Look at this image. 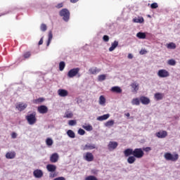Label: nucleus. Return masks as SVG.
Instances as JSON below:
<instances>
[{"label": "nucleus", "instance_id": "obj_1", "mask_svg": "<svg viewBox=\"0 0 180 180\" xmlns=\"http://www.w3.org/2000/svg\"><path fill=\"white\" fill-rule=\"evenodd\" d=\"M164 158L167 161H172L173 162H176L178 161L179 158V155L176 153H174L173 154L171 153H166L164 155Z\"/></svg>", "mask_w": 180, "mask_h": 180}, {"label": "nucleus", "instance_id": "obj_2", "mask_svg": "<svg viewBox=\"0 0 180 180\" xmlns=\"http://www.w3.org/2000/svg\"><path fill=\"white\" fill-rule=\"evenodd\" d=\"M25 119L27 121L28 124L33 126V124L37 122V118H36V112H33L32 113L27 115L25 117Z\"/></svg>", "mask_w": 180, "mask_h": 180}, {"label": "nucleus", "instance_id": "obj_3", "mask_svg": "<svg viewBox=\"0 0 180 180\" xmlns=\"http://www.w3.org/2000/svg\"><path fill=\"white\" fill-rule=\"evenodd\" d=\"M59 16L63 18L64 22H68L70 20V11L67 8H63L60 11Z\"/></svg>", "mask_w": 180, "mask_h": 180}, {"label": "nucleus", "instance_id": "obj_4", "mask_svg": "<svg viewBox=\"0 0 180 180\" xmlns=\"http://www.w3.org/2000/svg\"><path fill=\"white\" fill-rule=\"evenodd\" d=\"M79 68H75L70 70L68 72V78H74V77H77V78H79L81 77V74H79Z\"/></svg>", "mask_w": 180, "mask_h": 180}, {"label": "nucleus", "instance_id": "obj_5", "mask_svg": "<svg viewBox=\"0 0 180 180\" xmlns=\"http://www.w3.org/2000/svg\"><path fill=\"white\" fill-rule=\"evenodd\" d=\"M133 155H134L136 158H143V157H144V151H143L141 148H135L134 150Z\"/></svg>", "mask_w": 180, "mask_h": 180}, {"label": "nucleus", "instance_id": "obj_6", "mask_svg": "<svg viewBox=\"0 0 180 180\" xmlns=\"http://www.w3.org/2000/svg\"><path fill=\"white\" fill-rule=\"evenodd\" d=\"M158 76L160 78H167V77H169V72L165 69L159 70L158 72Z\"/></svg>", "mask_w": 180, "mask_h": 180}, {"label": "nucleus", "instance_id": "obj_7", "mask_svg": "<svg viewBox=\"0 0 180 180\" xmlns=\"http://www.w3.org/2000/svg\"><path fill=\"white\" fill-rule=\"evenodd\" d=\"M84 160H85L88 162H91L94 161V155L92 154V153L87 152L85 155H84Z\"/></svg>", "mask_w": 180, "mask_h": 180}, {"label": "nucleus", "instance_id": "obj_8", "mask_svg": "<svg viewBox=\"0 0 180 180\" xmlns=\"http://www.w3.org/2000/svg\"><path fill=\"white\" fill-rule=\"evenodd\" d=\"M37 110L39 113H41V115H45V113H47L49 112V108L46 105H40L38 107Z\"/></svg>", "mask_w": 180, "mask_h": 180}, {"label": "nucleus", "instance_id": "obj_9", "mask_svg": "<svg viewBox=\"0 0 180 180\" xmlns=\"http://www.w3.org/2000/svg\"><path fill=\"white\" fill-rule=\"evenodd\" d=\"M117 146H119V143L116 141H110L108 143V150L110 151H112L113 150H115V148H117Z\"/></svg>", "mask_w": 180, "mask_h": 180}, {"label": "nucleus", "instance_id": "obj_10", "mask_svg": "<svg viewBox=\"0 0 180 180\" xmlns=\"http://www.w3.org/2000/svg\"><path fill=\"white\" fill-rule=\"evenodd\" d=\"M156 137L158 139H165L168 136L167 131H160L155 134Z\"/></svg>", "mask_w": 180, "mask_h": 180}, {"label": "nucleus", "instance_id": "obj_11", "mask_svg": "<svg viewBox=\"0 0 180 180\" xmlns=\"http://www.w3.org/2000/svg\"><path fill=\"white\" fill-rule=\"evenodd\" d=\"M58 95L61 96V98H65V96H68V91L64 89H60L58 90Z\"/></svg>", "mask_w": 180, "mask_h": 180}, {"label": "nucleus", "instance_id": "obj_12", "mask_svg": "<svg viewBox=\"0 0 180 180\" xmlns=\"http://www.w3.org/2000/svg\"><path fill=\"white\" fill-rule=\"evenodd\" d=\"M139 101L142 103V105H148L150 102V98L144 96H141L139 98Z\"/></svg>", "mask_w": 180, "mask_h": 180}, {"label": "nucleus", "instance_id": "obj_13", "mask_svg": "<svg viewBox=\"0 0 180 180\" xmlns=\"http://www.w3.org/2000/svg\"><path fill=\"white\" fill-rule=\"evenodd\" d=\"M33 175L35 178H41L43 176V171L41 169H37L33 172Z\"/></svg>", "mask_w": 180, "mask_h": 180}, {"label": "nucleus", "instance_id": "obj_14", "mask_svg": "<svg viewBox=\"0 0 180 180\" xmlns=\"http://www.w3.org/2000/svg\"><path fill=\"white\" fill-rule=\"evenodd\" d=\"M131 92H134V94H137V91H139V83L134 82L131 84Z\"/></svg>", "mask_w": 180, "mask_h": 180}, {"label": "nucleus", "instance_id": "obj_15", "mask_svg": "<svg viewBox=\"0 0 180 180\" xmlns=\"http://www.w3.org/2000/svg\"><path fill=\"white\" fill-rule=\"evenodd\" d=\"M26 108H27V104L23 103H20L16 105V109H18V110H19V112H22V111L25 110V109H26Z\"/></svg>", "mask_w": 180, "mask_h": 180}, {"label": "nucleus", "instance_id": "obj_16", "mask_svg": "<svg viewBox=\"0 0 180 180\" xmlns=\"http://www.w3.org/2000/svg\"><path fill=\"white\" fill-rule=\"evenodd\" d=\"M95 148H96V146L95 144L87 143L84 146L83 150L85 151L88 150H95Z\"/></svg>", "mask_w": 180, "mask_h": 180}, {"label": "nucleus", "instance_id": "obj_17", "mask_svg": "<svg viewBox=\"0 0 180 180\" xmlns=\"http://www.w3.org/2000/svg\"><path fill=\"white\" fill-rule=\"evenodd\" d=\"M89 72L92 75H96V74H99V72H101V69H98V68H96V67H93L89 70Z\"/></svg>", "mask_w": 180, "mask_h": 180}, {"label": "nucleus", "instance_id": "obj_18", "mask_svg": "<svg viewBox=\"0 0 180 180\" xmlns=\"http://www.w3.org/2000/svg\"><path fill=\"white\" fill-rule=\"evenodd\" d=\"M46 169L49 172H56V169H57V166L55 165L49 164L46 165Z\"/></svg>", "mask_w": 180, "mask_h": 180}, {"label": "nucleus", "instance_id": "obj_19", "mask_svg": "<svg viewBox=\"0 0 180 180\" xmlns=\"http://www.w3.org/2000/svg\"><path fill=\"white\" fill-rule=\"evenodd\" d=\"M58 153H53L51 157H50V161L51 162H57V161H58Z\"/></svg>", "mask_w": 180, "mask_h": 180}, {"label": "nucleus", "instance_id": "obj_20", "mask_svg": "<svg viewBox=\"0 0 180 180\" xmlns=\"http://www.w3.org/2000/svg\"><path fill=\"white\" fill-rule=\"evenodd\" d=\"M110 117V114H105L97 117V120L99 122H103V120H108V118Z\"/></svg>", "mask_w": 180, "mask_h": 180}, {"label": "nucleus", "instance_id": "obj_21", "mask_svg": "<svg viewBox=\"0 0 180 180\" xmlns=\"http://www.w3.org/2000/svg\"><path fill=\"white\" fill-rule=\"evenodd\" d=\"M112 92H115V94H122V90L120 86H115L111 88Z\"/></svg>", "mask_w": 180, "mask_h": 180}, {"label": "nucleus", "instance_id": "obj_22", "mask_svg": "<svg viewBox=\"0 0 180 180\" xmlns=\"http://www.w3.org/2000/svg\"><path fill=\"white\" fill-rule=\"evenodd\" d=\"M73 116H74V113H72L70 110H66L63 117H65L66 119H72Z\"/></svg>", "mask_w": 180, "mask_h": 180}, {"label": "nucleus", "instance_id": "obj_23", "mask_svg": "<svg viewBox=\"0 0 180 180\" xmlns=\"http://www.w3.org/2000/svg\"><path fill=\"white\" fill-rule=\"evenodd\" d=\"M134 150L131 148H127L124 151V154L125 157H130V155H133Z\"/></svg>", "mask_w": 180, "mask_h": 180}, {"label": "nucleus", "instance_id": "obj_24", "mask_svg": "<svg viewBox=\"0 0 180 180\" xmlns=\"http://www.w3.org/2000/svg\"><path fill=\"white\" fill-rule=\"evenodd\" d=\"M117 46H119V41H114L113 43L111 44V46L109 48V51H113Z\"/></svg>", "mask_w": 180, "mask_h": 180}, {"label": "nucleus", "instance_id": "obj_25", "mask_svg": "<svg viewBox=\"0 0 180 180\" xmlns=\"http://www.w3.org/2000/svg\"><path fill=\"white\" fill-rule=\"evenodd\" d=\"M132 22H134V23H143L144 18L143 17L135 18L132 20Z\"/></svg>", "mask_w": 180, "mask_h": 180}, {"label": "nucleus", "instance_id": "obj_26", "mask_svg": "<svg viewBox=\"0 0 180 180\" xmlns=\"http://www.w3.org/2000/svg\"><path fill=\"white\" fill-rule=\"evenodd\" d=\"M136 37H138V39H144L147 37V35L146 34V32H139L136 34Z\"/></svg>", "mask_w": 180, "mask_h": 180}, {"label": "nucleus", "instance_id": "obj_27", "mask_svg": "<svg viewBox=\"0 0 180 180\" xmlns=\"http://www.w3.org/2000/svg\"><path fill=\"white\" fill-rule=\"evenodd\" d=\"M51 40H53V32L51 31H49L48 41L46 43L47 47H49V46H50V43H51Z\"/></svg>", "mask_w": 180, "mask_h": 180}, {"label": "nucleus", "instance_id": "obj_28", "mask_svg": "<svg viewBox=\"0 0 180 180\" xmlns=\"http://www.w3.org/2000/svg\"><path fill=\"white\" fill-rule=\"evenodd\" d=\"M15 155V152L7 153L6 154V158L8 160H13Z\"/></svg>", "mask_w": 180, "mask_h": 180}, {"label": "nucleus", "instance_id": "obj_29", "mask_svg": "<svg viewBox=\"0 0 180 180\" xmlns=\"http://www.w3.org/2000/svg\"><path fill=\"white\" fill-rule=\"evenodd\" d=\"M105 103H106V98H105V96H101L99 97V105H101V106H105Z\"/></svg>", "mask_w": 180, "mask_h": 180}, {"label": "nucleus", "instance_id": "obj_30", "mask_svg": "<svg viewBox=\"0 0 180 180\" xmlns=\"http://www.w3.org/2000/svg\"><path fill=\"white\" fill-rule=\"evenodd\" d=\"M66 133L68 137H70V139H75V133L74 132V131L69 129L67 131Z\"/></svg>", "mask_w": 180, "mask_h": 180}, {"label": "nucleus", "instance_id": "obj_31", "mask_svg": "<svg viewBox=\"0 0 180 180\" xmlns=\"http://www.w3.org/2000/svg\"><path fill=\"white\" fill-rule=\"evenodd\" d=\"M45 99L44 98H39L37 99L33 100V103H35V105H39V103H43L44 102Z\"/></svg>", "mask_w": 180, "mask_h": 180}, {"label": "nucleus", "instance_id": "obj_32", "mask_svg": "<svg viewBox=\"0 0 180 180\" xmlns=\"http://www.w3.org/2000/svg\"><path fill=\"white\" fill-rule=\"evenodd\" d=\"M131 105L139 106L140 105V98H133L131 101Z\"/></svg>", "mask_w": 180, "mask_h": 180}, {"label": "nucleus", "instance_id": "obj_33", "mask_svg": "<svg viewBox=\"0 0 180 180\" xmlns=\"http://www.w3.org/2000/svg\"><path fill=\"white\" fill-rule=\"evenodd\" d=\"M127 162L128 164H134V162H136L135 156H129V158H127Z\"/></svg>", "mask_w": 180, "mask_h": 180}, {"label": "nucleus", "instance_id": "obj_34", "mask_svg": "<svg viewBox=\"0 0 180 180\" xmlns=\"http://www.w3.org/2000/svg\"><path fill=\"white\" fill-rule=\"evenodd\" d=\"M113 124H115V120H110L105 123V127H112V126H113Z\"/></svg>", "mask_w": 180, "mask_h": 180}, {"label": "nucleus", "instance_id": "obj_35", "mask_svg": "<svg viewBox=\"0 0 180 180\" xmlns=\"http://www.w3.org/2000/svg\"><path fill=\"white\" fill-rule=\"evenodd\" d=\"M155 98L157 101H161L164 98V95L161 93H156L155 94Z\"/></svg>", "mask_w": 180, "mask_h": 180}, {"label": "nucleus", "instance_id": "obj_36", "mask_svg": "<svg viewBox=\"0 0 180 180\" xmlns=\"http://www.w3.org/2000/svg\"><path fill=\"white\" fill-rule=\"evenodd\" d=\"M83 129H84V130H86V131H92V130H94V127H92V125L89 124L87 126L84 125Z\"/></svg>", "mask_w": 180, "mask_h": 180}, {"label": "nucleus", "instance_id": "obj_37", "mask_svg": "<svg viewBox=\"0 0 180 180\" xmlns=\"http://www.w3.org/2000/svg\"><path fill=\"white\" fill-rule=\"evenodd\" d=\"M64 68H65V62L61 61L59 63V70L60 71H64Z\"/></svg>", "mask_w": 180, "mask_h": 180}, {"label": "nucleus", "instance_id": "obj_38", "mask_svg": "<svg viewBox=\"0 0 180 180\" xmlns=\"http://www.w3.org/2000/svg\"><path fill=\"white\" fill-rule=\"evenodd\" d=\"M106 79V75H100L98 77V81L102 82V81H105Z\"/></svg>", "mask_w": 180, "mask_h": 180}, {"label": "nucleus", "instance_id": "obj_39", "mask_svg": "<svg viewBox=\"0 0 180 180\" xmlns=\"http://www.w3.org/2000/svg\"><path fill=\"white\" fill-rule=\"evenodd\" d=\"M167 49H176V45H175L174 42H171L167 44Z\"/></svg>", "mask_w": 180, "mask_h": 180}, {"label": "nucleus", "instance_id": "obj_40", "mask_svg": "<svg viewBox=\"0 0 180 180\" xmlns=\"http://www.w3.org/2000/svg\"><path fill=\"white\" fill-rule=\"evenodd\" d=\"M46 146H53V139L51 138H47L46 140Z\"/></svg>", "mask_w": 180, "mask_h": 180}, {"label": "nucleus", "instance_id": "obj_41", "mask_svg": "<svg viewBox=\"0 0 180 180\" xmlns=\"http://www.w3.org/2000/svg\"><path fill=\"white\" fill-rule=\"evenodd\" d=\"M84 180H98V178L94 175L88 176Z\"/></svg>", "mask_w": 180, "mask_h": 180}, {"label": "nucleus", "instance_id": "obj_42", "mask_svg": "<svg viewBox=\"0 0 180 180\" xmlns=\"http://www.w3.org/2000/svg\"><path fill=\"white\" fill-rule=\"evenodd\" d=\"M167 64H169V65H175L176 64V61H175L174 59H169Z\"/></svg>", "mask_w": 180, "mask_h": 180}, {"label": "nucleus", "instance_id": "obj_43", "mask_svg": "<svg viewBox=\"0 0 180 180\" xmlns=\"http://www.w3.org/2000/svg\"><path fill=\"white\" fill-rule=\"evenodd\" d=\"M68 124H69V126H75V124H77V120H70L68 122Z\"/></svg>", "mask_w": 180, "mask_h": 180}, {"label": "nucleus", "instance_id": "obj_44", "mask_svg": "<svg viewBox=\"0 0 180 180\" xmlns=\"http://www.w3.org/2000/svg\"><path fill=\"white\" fill-rule=\"evenodd\" d=\"M40 29L41 32H46V30H47V25H46V24H41Z\"/></svg>", "mask_w": 180, "mask_h": 180}, {"label": "nucleus", "instance_id": "obj_45", "mask_svg": "<svg viewBox=\"0 0 180 180\" xmlns=\"http://www.w3.org/2000/svg\"><path fill=\"white\" fill-rule=\"evenodd\" d=\"M32 56V53L30 52L27 51L25 52L23 55L24 58H29Z\"/></svg>", "mask_w": 180, "mask_h": 180}, {"label": "nucleus", "instance_id": "obj_46", "mask_svg": "<svg viewBox=\"0 0 180 180\" xmlns=\"http://www.w3.org/2000/svg\"><path fill=\"white\" fill-rule=\"evenodd\" d=\"M150 8H151V9H157V8H158V4H157V3H153V4L150 5Z\"/></svg>", "mask_w": 180, "mask_h": 180}, {"label": "nucleus", "instance_id": "obj_47", "mask_svg": "<svg viewBox=\"0 0 180 180\" xmlns=\"http://www.w3.org/2000/svg\"><path fill=\"white\" fill-rule=\"evenodd\" d=\"M78 134H79L80 136H84V134H85V130H84L83 129H79L78 130Z\"/></svg>", "mask_w": 180, "mask_h": 180}, {"label": "nucleus", "instance_id": "obj_48", "mask_svg": "<svg viewBox=\"0 0 180 180\" xmlns=\"http://www.w3.org/2000/svg\"><path fill=\"white\" fill-rule=\"evenodd\" d=\"M109 36H108V35H104L103 37V41H105V43H107L108 41H109Z\"/></svg>", "mask_w": 180, "mask_h": 180}, {"label": "nucleus", "instance_id": "obj_49", "mask_svg": "<svg viewBox=\"0 0 180 180\" xmlns=\"http://www.w3.org/2000/svg\"><path fill=\"white\" fill-rule=\"evenodd\" d=\"M139 54H141V56H143V54H147V51L146 49H141L139 51Z\"/></svg>", "mask_w": 180, "mask_h": 180}, {"label": "nucleus", "instance_id": "obj_50", "mask_svg": "<svg viewBox=\"0 0 180 180\" xmlns=\"http://www.w3.org/2000/svg\"><path fill=\"white\" fill-rule=\"evenodd\" d=\"M143 151H146V153H148L149 151H151V148L150 147L144 148Z\"/></svg>", "mask_w": 180, "mask_h": 180}, {"label": "nucleus", "instance_id": "obj_51", "mask_svg": "<svg viewBox=\"0 0 180 180\" xmlns=\"http://www.w3.org/2000/svg\"><path fill=\"white\" fill-rule=\"evenodd\" d=\"M11 137L12 139H16L18 137V134H16L15 132H13L11 134Z\"/></svg>", "mask_w": 180, "mask_h": 180}, {"label": "nucleus", "instance_id": "obj_52", "mask_svg": "<svg viewBox=\"0 0 180 180\" xmlns=\"http://www.w3.org/2000/svg\"><path fill=\"white\" fill-rule=\"evenodd\" d=\"M56 8H58V9H60V8H63V3H60L56 6Z\"/></svg>", "mask_w": 180, "mask_h": 180}, {"label": "nucleus", "instance_id": "obj_53", "mask_svg": "<svg viewBox=\"0 0 180 180\" xmlns=\"http://www.w3.org/2000/svg\"><path fill=\"white\" fill-rule=\"evenodd\" d=\"M38 44H39V46H41V44H43V37L41 38V39L39 40Z\"/></svg>", "mask_w": 180, "mask_h": 180}, {"label": "nucleus", "instance_id": "obj_54", "mask_svg": "<svg viewBox=\"0 0 180 180\" xmlns=\"http://www.w3.org/2000/svg\"><path fill=\"white\" fill-rule=\"evenodd\" d=\"M128 58H129L130 60H131V58H133V54L129 53V54H128Z\"/></svg>", "mask_w": 180, "mask_h": 180}, {"label": "nucleus", "instance_id": "obj_55", "mask_svg": "<svg viewBox=\"0 0 180 180\" xmlns=\"http://www.w3.org/2000/svg\"><path fill=\"white\" fill-rule=\"evenodd\" d=\"M78 1H79V0H70V2L72 4H77V2H78Z\"/></svg>", "mask_w": 180, "mask_h": 180}, {"label": "nucleus", "instance_id": "obj_56", "mask_svg": "<svg viewBox=\"0 0 180 180\" xmlns=\"http://www.w3.org/2000/svg\"><path fill=\"white\" fill-rule=\"evenodd\" d=\"M125 116H127V117H130V113L127 112L124 114Z\"/></svg>", "mask_w": 180, "mask_h": 180}, {"label": "nucleus", "instance_id": "obj_57", "mask_svg": "<svg viewBox=\"0 0 180 180\" xmlns=\"http://www.w3.org/2000/svg\"><path fill=\"white\" fill-rule=\"evenodd\" d=\"M56 176V175L53 174H50V178H54Z\"/></svg>", "mask_w": 180, "mask_h": 180}, {"label": "nucleus", "instance_id": "obj_58", "mask_svg": "<svg viewBox=\"0 0 180 180\" xmlns=\"http://www.w3.org/2000/svg\"><path fill=\"white\" fill-rule=\"evenodd\" d=\"M3 15H6V13H4Z\"/></svg>", "mask_w": 180, "mask_h": 180}]
</instances>
